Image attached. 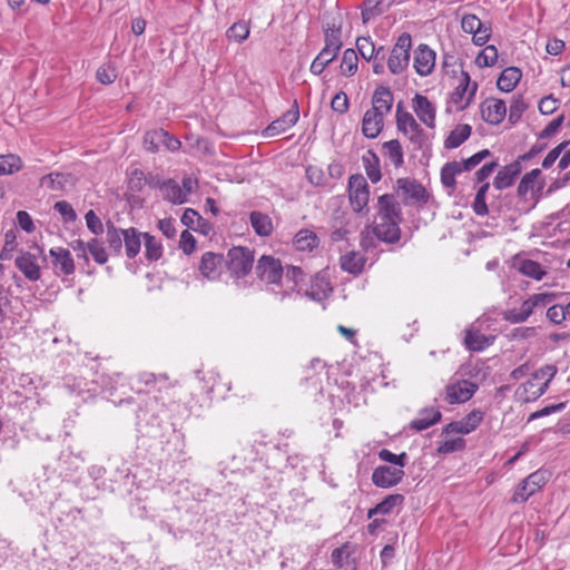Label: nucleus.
I'll list each match as a JSON object with an SVG mask.
<instances>
[{
  "mask_svg": "<svg viewBox=\"0 0 570 570\" xmlns=\"http://www.w3.org/2000/svg\"><path fill=\"white\" fill-rule=\"evenodd\" d=\"M402 208L396 197L384 194L377 199L373 233L382 242L395 244L401 238Z\"/></svg>",
  "mask_w": 570,
  "mask_h": 570,
  "instance_id": "nucleus-1",
  "label": "nucleus"
},
{
  "mask_svg": "<svg viewBox=\"0 0 570 570\" xmlns=\"http://www.w3.org/2000/svg\"><path fill=\"white\" fill-rule=\"evenodd\" d=\"M323 30L325 46L312 61V65L309 67V71L315 76H320L324 71V69L336 59L343 46L341 39V22H336V20L333 19L332 22H326L323 26Z\"/></svg>",
  "mask_w": 570,
  "mask_h": 570,
  "instance_id": "nucleus-2",
  "label": "nucleus"
},
{
  "mask_svg": "<svg viewBox=\"0 0 570 570\" xmlns=\"http://www.w3.org/2000/svg\"><path fill=\"white\" fill-rule=\"evenodd\" d=\"M254 253L247 247L235 246L227 253L226 266L236 278L246 276L253 268Z\"/></svg>",
  "mask_w": 570,
  "mask_h": 570,
  "instance_id": "nucleus-3",
  "label": "nucleus"
},
{
  "mask_svg": "<svg viewBox=\"0 0 570 570\" xmlns=\"http://www.w3.org/2000/svg\"><path fill=\"white\" fill-rule=\"evenodd\" d=\"M412 48V38L407 32H403L396 40L387 60V68L391 73L399 75L405 70L410 62V51Z\"/></svg>",
  "mask_w": 570,
  "mask_h": 570,
  "instance_id": "nucleus-4",
  "label": "nucleus"
},
{
  "mask_svg": "<svg viewBox=\"0 0 570 570\" xmlns=\"http://www.w3.org/2000/svg\"><path fill=\"white\" fill-rule=\"evenodd\" d=\"M348 198L351 206L355 213H367L370 190L368 184L363 175L355 174L350 177Z\"/></svg>",
  "mask_w": 570,
  "mask_h": 570,
  "instance_id": "nucleus-5",
  "label": "nucleus"
},
{
  "mask_svg": "<svg viewBox=\"0 0 570 570\" xmlns=\"http://www.w3.org/2000/svg\"><path fill=\"white\" fill-rule=\"evenodd\" d=\"M32 249L33 252L20 250L14 259V264L28 281L37 282L41 278L38 258L42 255L43 250L38 245H35Z\"/></svg>",
  "mask_w": 570,
  "mask_h": 570,
  "instance_id": "nucleus-6",
  "label": "nucleus"
},
{
  "mask_svg": "<svg viewBox=\"0 0 570 570\" xmlns=\"http://www.w3.org/2000/svg\"><path fill=\"white\" fill-rule=\"evenodd\" d=\"M256 274L262 282L279 287L281 281L283 279L284 268L278 258L263 255L257 261Z\"/></svg>",
  "mask_w": 570,
  "mask_h": 570,
  "instance_id": "nucleus-7",
  "label": "nucleus"
},
{
  "mask_svg": "<svg viewBox=\"0 0 570 570\" xmlns=\"http://www.w3.org/2000/svg\"><path fill=\"white\" fill-rule=\"evenodd\" d=\"M548 482L547 471L538 470L528 475L515 488L512 500L514 502H525L531 495L538 492Z\"/></svg>",
  "mask_w": 570,
  "mask_h": 570,
  "instance_id": "nucleus-8",
  "label": "nucleus"
},
{
  "mask_svg": "<svg viewBox=\"0 0 570 570\" xmlns=\"http://www.w3.org/2000/svg\"><path fill=\"white\" fill-rule=\"evenodd\" d=\"M476 90L478 83L471 82L469 73L461 68V78L451 94V102L456 105L459 110H463L471 104Z\"/></svg>",
  "mask_w": 570,
  "mask_h": 570,
  "instance_id": "nucleus-9",
  "label": "nucleus"
},
{
  "mask_svg": "<svg viewBox=\"0 0 570 570\" xmlns=\"http://www.w3.org/2000/svg\"><path fill=\"white\" fill-rule=\"evenodd\" d=\"M397 191L404 198L405 204H426L429 195L422 184L410 178H399L396 180Z\"/></svg>",
  "mask_w": 570,
  "mask_h": 570,
  "instance_id": "nucleus-10",
  "label": "nucleus"
},
{
  "mask_svg": "<svg viewBox=\"0 0 570 570\" xmlns=\"http://www.w3.org/2000/svg\"><path fill=\"white\" fill-rule=\"evenodd\" d=\"M478 389V384L460 380L446 385L444 399L449 404L464 403L474 395Z\"/></svg>",
  "mask_w": 570,
  "mask_h": 570,
  "instance_id": "nucleus-11",
  "label": "nucleus"
},
{
  "mask_svg": "<svg viewBox=\"0 0 570 570\" xmlns=\"http://www.w3.org/2000/svg\"><path fill=\"white\" fill-rule=\"evenodd\" d=\"M403 469L391 465H379L373 470L372 482L381 489H390L399 484L404 476Z\"/></svg>",
  "mask_w": 570,
  "mask_h": 570,
  "instance_id": "nucleus-12",
  "label": "nucleus"
},
{
  "mask_svg": "<svg viewBox=\"0 0 570 570\" xmlns=\"http://www.w3.org/2000/svg\"><path fill=\"white\" fill-rule=\"evenodd\" d=\"M299 118L298 104L295 100L292 108L282 115V117L272 121L263 131L265 137L277 136L293 127Z\"/></svg>",
  "mask_w": 570,
  "mask_h": 570,
  "instance_id": "nucleus-13",
  "label": "nucleus"
},
{
  "mask_svg": "<svg viewBox=\"0 0 570 570\" xmlns=\"http://www.w3.org/2000/svg\"><path fill=\"white\" fill-rule=\"evenodd\" d=\"M52 258L53 272L57 276H69L75 273L76 266L71 253L63 247H53L49 250Z\"/></svg>",
  "mask_w": 570,
  "mask_h": 570,
  "instance_id": "nucleus-14",
  "label": "nucleus"
},
{
  "mask_svg": "<svg viewBox=\"0 0 570 570\" xmlns=\"http://www.w3.org/2000/svg\"><path fill=\"white\" fill-rule=\"evenodd\" d=\"M304 273L301 267L297 266H287L283 274V279L281 281L279 291H275V287H272L271 291L275 293V295H279V301L282 302L291 292L295 291L298 286L299 282L303 281Z\"/></svg>",
  "mask_w": 570,
  "mask_h": 570,
  "instance_id": "nucleus-15",
  "label": "nucleus"
},
{
  "mask_svg": "<svg viewBox=\"0 0 570 570\" xmlns=\"http://www.w3.org/2000/svg\"><path fill=\"white\" fill-rule=\"evenodd\" d=\"M483 412L473 410L466 414L461 421H453L444 428L445 433H461L469 434L473 432L482 422Z\"/></svg>",
  "mask_w": 570,
  "mask_h": 570,
  "instance_id": "nucleus-16",
  "label": "nucleus"
},
{
  "mask_svg": "<svg viewBox=\"0 0 570 570\" xmlns=\"http://www.w3.org/2000/svg\"><path fill=\"white\" fill-rule=\"evenodd\" d=\"M413 110L426 127L435 128L436 110L428 97L416 94L413 98Z\"/></svg>",
  "mask_w": 570,
  "mask_h": 570,
  "instance_id": "nucleus-17",
  "label": "nucleus"
},
{
  "mask_svg": "<svg viewBox=\"0 0 570 570\" xmlns=\"http://www.w3.org/2000/svg\"><path fill=\"white\" fill-rule=\"evenodd\" d=\"M393 102L394 96L390 87L380 85L372 95V108L370 110L385 117L391 112Z\"/></svg>",
  "mask_w": 570,
  "mask_h": 570,
  "instance_id": "nucleus-18",
  "label": "nucleus"
},
{
  "mask_svg": "<svg viewBox=\"0 0 570 570\" xmlns=\"http://www.w3.org/2000/svg\"><path fill=\"white\" fill-rule=\"evenodd\" d=\"M414 69L420 76H428L435 66V52L428 45H420L414 51Z\"/></svg>",
  "mask_w": 570,
  "mask_h": 570,
  "instance_id": "nucleus-19",
  "label": "nucleus"
},
{
  "mask_svg": "<svg viewBox=\"0 0 570 570\" xmlns=\"http://www.w3.org/2000/svg\"><path fill=\"white\" fill-rule=\"evenodd\" d=\"M482 119L490 125H499L507 115V106L502 99H490L481 106Z\"/></svg>",
  "mask_w": 570,
  "mask_h": 570,
  "instance_id": "nucleus-20",
  "label": "nucleus"
},
{
  "mask_svg": "<svg viewBox=\"0 0 570 570\" xmlns=\"http://www.w3.org/2000/svg\"><path fill=\"white\" fill-rule=\"evenodd\" d=\"M494 336L484 335L472 324L465 330L464 346L472 352H481L492 345Z\"/></svg>",
  "mask_w": 570,
  "mask_h": 570,
  "instance_id": "nucleus-21",
  "label": "nucleus"
},
{
  "mask_svg": "<svg viewBox=\"0 0 570 570\" xmlns=\"http://www.w3.org/2000/svg\"><path fill=\"white\" fill-rule=\"evenodd\" d=\"M224 262V256L222 254H216L213 252H206L203 254L199 271L202 275L210 281L218 278L220 274V268Z\"/></svg>",
  "mask_w": 570,
  "mask_h": 570,
  "instance_id": "nucleus-22",
  "label": "nucleus"
},
{
  "mask_svg": "<svg viewBox=\"0 0 570 570\" xmlns=\"http://www.w3.org/2000/svg\"><path fill=\"white\" fill-rule=\"evenodd\" d=\"M522 167L519 160L502 167L493 181V186L498 190L509 188L513 185L517 177L521 174Z\"/></svg>",
  "mask_w": 570,
  "mask_h": 570,
  "instance_id": "nucleus-23",
  "label": "nucleus"
},
{
  "mask_svg": "<svg viewBox=\"0 0 570 570\" xmlns=\"http://www.w3.org/2000/svg\"><path fill=\"white\" fill-rule=\"evenodd\" d=\"M384 116L366 110L362 119V132L367 138H376L384 127Z\"/></svg>",
  "mask_w": 570,
  "mask_h": 570,
  "instance_id": "nucleus-24",
  "label": "nucleus"
},
{
  "mask_svg": "<svg viewBox=\"0 0 570 570\" xmlns=\"http://www.w3.org/2000/svg\"><path fill=\"white\" fill-rule=\"evenodd\" d=\"M548 390V383H540L533 376L524 382L517 391L525 402L538 400Z\"/></svg>",
  "mask_w": 570,
  "mask_h": 570,
  "instance_id": "nucleus-25",
  "label": "nucleus"
},
{
  "mask_svg": "<svg viewBox=\"0 0 570 570\" xmlns=\"http://www.w3.org/2000/svg\"><path fill=\"white\" fill-rule=\"evenodd\" d=\"M138 382L145 385L146 392L154 390L161 391L171 386L169 377L165 373L155 374L151 372H141L138 374Z\"/></svg>",
  "mask_w": 570,
  "mask_h": 570,
  "instance_id": "nucleus-26",
  "label": "nucleus"
},
{
  "mask_svg": "<svg viewBox=\"0 0 570 570\" xmlns=\"http://www.w3.org/2000/svg\"><path fill=\"white\" fill-rule=\"evenodd\" d=\"M404 500L403 494L393 493L386 495L380 503L367 511V519H372L376 514L385 515L392 513L394 508L403 505Z\"/></svg>",
  "mask_w": 570,
  "mask_h": 570,
  "instance_id": "nucleus-27",
  "label": "nucleus"
},
{
  "mask_svg": "<svg viewBox=\"0 0 570 570\" xmlns=\"http://www.w3.org/2000/svg\"><path fill=\"white\" fill-rule=\"evenodd\" d=\"M442 417L441 412L434 407H426L420 411L419 416L411 422V428L416 431H424L436 424Z\"/></svg>",
  "mask_w": 570,
  "mask_h": 570,
  "instance_id": "nucleus-28",
  "label": "nucleus"
},
{
  "mask_svg": "<svg viewBox=\"0 0 570 570\" xmlns=\"http://www.w3.org/2000/svg\"><path fill=\"white\" fill-rule=\"evenodd\" d=\"M106 227V243L114 255L120 256L122 253L125 229L116 227L111 222H107Z\"/></svg>",
  "mask_w": 570,
  "mask_h": 570,
  "instance_id": "nucleus-29",
  "label": "nucleus"
},
{
  "mask_svg": "<svg viewBox=\"0 0 570 570\" xmlns=\"http://www.w3.org/2000/svg\"><path fill=\"white\" fill-rule=\"evenodd\" d=\"M366 258L358 252H348L340 258L341 268L350 274L357 275L362 273Z\"/></svg>",
  "mask_w": 570,
  "mask_h": 570,
  "instance_id": "nucleus-30",
  "label": "nucleus"
},
{
  "mask_svg": "<svg viewBox=\"0 0 570 570\" xmlns=\"http://www.w3.org/2000/svg\"><path fill=\"white\" fill-rule=\"evenodd\" d=\"M141 238L144 233L138 232L135 227L125 229L124 246L128 258H135L141 248Z\"/></svg>",
  "mask_w": 570,
  "mask_h": 570,
  "instance_id": "nucleus-31",
  "label": "nucleus"
},
{
  "mask_svg": "<svg viewBox=\"0 0 570 570\" xmlns=\"http://www.w3.org/2000/svg\"><path fill=\"white\" fill-rule=\"evenodd\" d=\"M396 128L404 135L413 131L421 126L417 124L413 115L403 108V101H400L396 105V114H395Z\"/></svg>",
  "mask_w": 570,
  "mask_h": 570,
  "instance_id": "nucleus-32",
  "label": "nucleus"
},
{
  "mask_svg": "<svg viewBox=\"0 0 570 570\" xmlns=\"http://www.w3.org/2000/svg\"><path fill=\"white\" fill-rule=\"evenodd\" d=\"M522 72L517 67L505 68L498 78L497 86L503 92L512 91L519 83Z\"/></svg>",
  "mask_w": 570,
  "mask_h": 570,
  "instance_id": "nucleus-33",
  "label": "nucleus"
},
{
  "mask_svg": "<svg viewBox=\"0 0 570 570\" xmlns=\"http://www.w3.org/2000/svg\"><path fill=\"white\" fill-rule=\"evenodd\" d=\"M71 180V174L56 171L41 177L40 185L53 191H62Z\"/></svg>",
  "mask_w": 570,
  "mask_h": 570,
  "instance_id": "nucleus-34",
  "label": "nucleus"
},
{
  "mask_svg": "<svg viewBox=\"0 0 570 570\" xmlns=\"http://www.w3.org/2000/svg\"><path fill=\"white\" fill-rule=\"evenodd\" d=\"M472 127L468 124L458 125L452 129L444 140V148L454 149L460 147L465 140L470 138Z\"/></svg>",
  "mask_w": 570,
  "mask_h": 570,
  "instance_id": "nucleus-35",
  "label": "nucleus"
},
{
  "mask_svg": "<svg viewBox=\"0 0 570 570\" xmlns=\"http://www.w3.org/2000/svg\"><path fill=\"white\" fill-rule=\"evenodd\" d=\"M163 198L171 204H184L187 202L186 193L174 179H167L163 184Z\"/></svg>",
  "mask_w": 570,
  "mask_h": 570,
  "instance_id": "nucleus-36",
  "label": "nucleus"
},
{
  "mask_svg": "<svg viewBox=\"0 0 570 570\" xmlns=\"http://www.w3.org/2000/svg\"><path fill=\"white\" fill-rule=\"evenodd\" d=\"M362 161L368 179L373 184L380 181L382 174L377 155L373 150H367L362 156Z\"/></svg>",
  "mask_w": 570,
  "mask_h": 570,
  "instance_id": "nucleus-37",
  "label": "nucleus"
},
{
  "mask_svg": "<svg viewBox=\"0 0 570 570\" xmlns=\"http://www.w3.org/2000/svg\"><path fill=\"white\" fill-rule=\"evenodd\" d=\"M462 173L459 161H449L441 168V183L443 187L450 191H454L456 188L455 177Z\"/></svg>",
  "mask_w": 570,
  "mask_h": 570,
  "instance_id": "nucleus-38",
  "label": "nucleus"
},
{
  "mask_svg": "<svg viewBox=\"0 0 570 570\" xmlns=\"http://www.w3.org/2000/svg\"><path fill=\"white\" fill-rule=\"evenodd\" d=\"M332 292V287L328 281L325 277L316 276L313 278L311 283V287L306 291L307 296L312 299L321 302L328 297Z\"/></svg>",
  "mask_w": 570,
  "mask_h": 570,
  "instance_id": "nucleus-39",
  "label": "nucleus"
},
{
  "mask_svg": "<svg viewBox=\"0 0 570 570\" xmlns=\"http://www.w3.org/2000/svg\"><path fill=\"white\" fill-rule=\"evenodd\" d=\"M249 220L253 229L259 236H268L273 232L272 219L268 215L261 212H252Z\"/></svg>",
  "mask_w": 570,
  "mask_h": 570,
  "instance_id": "nucleus-40",
  "label": "nucleus"
},
{
  "mask_svg": "<svg viewBox=\"0 0 570 570\" xmlns=\"http://www.w3.org/2000/svg\"><path fill=\"white\" fill-rule=\"evenodd\" d=\"M294 244L298 250H312L318 245V238L314 232L302 229L295 235Z\"/></svg>",
  "mask_w": 570,
  "mask_h": 570,
  "instance_id": "nucleus-41",
  "label": "nucleus"
},
{
  "mask_svg": "<svg viewBox=\"0 0 570 570\" xmlns=\"http://www.w3.org/2000/svg\"><path fill=\"white\" fill-rule=\"evenodd\" d=\"M145 257L149 262L158 261L163 255L161 243L149 233H144Z\"/></svg>",
  "mask_w": 570,
  "mask_h": 570,
  "instance_id": "nucleus-42",
  "label": "nucleus"
},
{
  "mask_svg": "<svg viewBox=\"0 0 570 570\" xmlns=\"http://www.w3.org/2000/svg\"><path fill=\"white\" fill-rule=\"evenodd\" d=\"M357 52L348 48L343 52L342 61H341V73L345 77H351L357 71Z\"/></svg>",
  "mask_w": 570,
  "mask_h": 570,
  "instance_id": "nucleus-43",
  "label": "nucleus"
},
{
  "mask_svg": "<svg viewBox=\"0 0 570 570\" xmlns=\"http://www.w3.org/2000/svg\"><path fill=\"white\" fill-rule=\"evenodd\" d=\"M383 149L390 161L395 166L400 167L404 163L403 149L397 139H392L383 144Z\"/></svg>",
  "mask_w": 570,
  "mask_h": 570,
  "instance_id": "nucleus-44",
  "label": "nucleus"
},
{
  "mask_svg": "<svg viewBox=\"0 0 570 570\" xmlns=\"http://www.w3.org/2000/svg\"><path fill=\"white\" fill-rule=\"evenodd\" d=\"M165 135V129L157 128L153 130H148L144 135V147L147 151L156 154L159 151V147L163 142V137Z\"/></svg>",
  "mask_w": 570,
  "mask_h": 570,
  "instance_id": "nucleus-45",
  "label": "nucleus"
},
{
  "mask_svg": "<svg viewBox=\"0 0 570 570\" xmlns=\"http://www.w3.org/2000/svg\"><path fill=\"white\" fill-rule=\"evenodd\" d=\"M22 168L20 157L13 154L0 155V176L11 175Z\"/></svg>",
  "mask_w": 570,
  "mask_h": 570,
  "instance_id": "nucleus-46",
  "label": "nucleus"
},
{
  "mask_svg": "<svg viewBox=\"0 0 570 570\" xmlns=\"http://www.w3.org/2000/svg\"><path fill=\"white\" fill-rule=\"evenodd\" d=\"M541 177V170L534 168L527 173L520 180L518 186V196L525 197L530 190H533L535 181Z\"/></svg>",
  "mask_w": 570,
  "mask_h": 570,
  "instance_id": "nucleus-47",
  "label": "nucleus"
},
{
  "mask_svg": "<svg viewBox=\"0 0 570 570\" xmlns=\"http://www.w3.org/2000/svg\"><path fill=\"white\" fill-rule=\"evenodd\" d=\"M87 248L88 254L91 255L94 261L99 264L104 265L108 261V253L104 246V243L99 240L98 238H91L87 242Z\"/></svg>",
  "mask_w": 570,
  "mask_h": 570,
  "instance_id": "nucleus-48",
  "label": "nucleus"
},
{
  "mask_svg": "<svg viewBox=\"0 0 570 570\" xmlns=\"http://www.w3.org/2000/svg\"><path fill=\"white\" fill-rule=\"evenodd\" d=\"M519 271L523 275L534 278L537 281H541L546 275V272L543 271L542 266L538 262L531 259L522 261Z\"/></svg>",
  "mask_w": 570,
  "mask_h": 570,
  "instance_id": "nucleus-49",
  "label": "nucleus"
},
{
  "mask_svg": "<svg viewBox=\"0 0 570 570\" xmlns=\"http://www.w3.org/2000/svg\"><path fill=\"white\" fill-rule=\"evenodd\" d=\"M383 0H365L362 8V20L364 23L370 21L372 18L380 16L383 13V10L380 8ZM394 0H389V6H391Z\"/></svg>",
  "mask_w": 570,
  "mask_h": 570,
  "instance_id": "nucleus-50",
  "label": "nucleus"
},
{
  "mask_svg": "<svg viewBox=\"0 0 570 570\" xmlns=\"http://www.w3.org/2000/svg\"><path fill=\"white\" fill-rule=\"evenodd\" d=\"M498 60V50L494 46H487L475 58L480 68L492 67Z\"/></svg>",
  "mask_w": 570,
  "mask_h": 570,
  "instance_id": "nucleus-51",
  "label": "nucleus"
},
{
  "mask_svg": "<svg viewBox=\"0 0 570 570\" xmlns=\"http://www.w3.org/2000/svg\"><path fill=\"white\" fill-rule=\"evenodd\" d=\"M249 36V27L246 22H235L227 31L226 37L236 42L245 41Z\"/></svg>",
  "mask_w": 570,
  "mask_h": 570,
  "instance_id": "nucleus-52",
  "label": "nucleus"
},
{
  "mask_svg": "<svg viewBox=\"0 0 570 570\" xmlns=\"http://www.w3.org/2000/svg\"><path fill=\"white\" fill-rule=\"evenodd\" d=\"M528 108L523 97L521 95L514 96L509 108V121L515 124L522 117V114Z\"/></svg>",
  "mask_w": 570,
  "mask_h": 570,
  "instance_id": "nucleus-53",
  "label": "nucleus"
},
{
  "mask_svg": "<svg viewBox=\"0 0 570 570\" xmlns=\"http://www.w3.org/2000/svg\"><path fill=\"white\" fill-rule=\"evenodd\" d=\"M379 459L393 464L395 468L403 469L406 465L407 454L405 452L395 454L387 449H382L379 452Z\"/></svg>",
  "mask_w": 570,
  "mask_h": 570,
  "instance_id": "nucleus-54",
  "label": "nucleus"
},
{
  "mask_svg": "<svg viewBox=\"0 0 570 570\" xmlns=\"http://www.w3.org/2000/svg\"><path fill=\"white\" fill-rule=\"evenodd\" d=\"M118 77L116 67L112 63H106L98 68L96 72L97 80L102 85H111Z\"/></svg>",
  "mask_w": 570,
  "mask_h": 570,
  "instance_id": "nucleus-55",
  "label": "nucleus"
},
{
  "mask_svg": "<svg viewBox=\"0 0 570 570\" xmlns=\"http://www.w3.org/2000/svg\"><path fill=\"white\" fill-rule=\"evenodd\" d=\"M466 445V442L463 438H454V439H450V440H445L443 442H441L438 448H436V452L439 454H449V453H452V452H455V451H460V450H463Z\"/></svg>",
  "mask_w": 570,
  "mask_h": 570,
  "instance_id": "nucleus-56",
  "label": "nucleus"
},
{
  "mask_svg": "<svg viewBox=\"0 0 570 570\" xmlns=\"http://www.w3.org/2000/svg\"><path fill=\"white\" fill-rule=\"evenodd\" d=\"M490 155H491V153L489 149H482V150L475 153L474 155H472L471 157H469L462 161H459V166H460L462 173L470 171L474 167H476L481 161H483L487 157H489Z\"/></svg>",
  "mask_w": 570,
  "mask_h": 570,
  "instance_id": "nucleus-57",
  "label": "nucleus"
},
{
  "mask_svg": "<svg viewBox=\"0 0 570 570\" xmlns=\"http://www.w3.org/2000/svg\"><path fill=\"white\" fill-rule=\"evenodd\" d=\"M53 209L60 214L65 224L73 223L77 219V213L67 200L57 202Z\"/></svg>",
  "mask_w": 570,
  "mask_h": 570,
  "instance_id": "nucleus-58",
  "label": "nucleus"
},
{
  "mask_svg": "<svg viewBox=\"0 0 570 570\" xmlns=\"http://www.w3.org/2000/svg\"><path fill=\"white\" fill-rule=\"evenodd\" d=\"M353 216L345 210H335L331 222V229H338L345 226H356Z\"/></svg>",
  "mask_w": 570,
  "mask_h": 570,
  "instance_id": "nucleus-59",
  "label": "nucleus"
},
{
  "mask_svg": "<svg viewBox=\"0 0 570 570\" xmlns=\"http://www.w3.org/2000/svg\"><path fill=\"white\" fill-rule=\"evenodd\" d=\"M356 47L358 53L364 58L365 60H371L374 57L375 53V46L371 38L360 37L356 40Z\"/></svg>",
  "mask_w": 570,
  "mask_h": 570,
  "instance_id": "nucleus-60",
  "label": "nucleus"
},
{
  "mask_svg": "<svg viewBox=\"0 0 570 570\" xmlns=\"http://www.w3.org/2000/svg\"><path fill=\"white\" fill-rule=\"evenodd\" d=\"M87 228L96 236L104 233V224L95 210L90 209L85 215Z\"/></svg>",
  "mask_w": 570,
  "mask_h": 570,
  "instance_id": "nucleus-61",
  "label": "nucleus"
},
{
  "mask_svg": "<svg viewBox=\"0 0 570 570\" xmlns=\"http://www.w3.org/2000/svg\"><path fill=\"white\" fill-rule=\"evenodd\" d=\"M547 318L556 325L562 324L568 320L564 306L559 304L550 306L547 311Z\"/></svg>",
  "mask_w": 570,
  "mask_h": 570,
  "instance_id": "nucleus-62",
  "label": "nucleus"
},
{
  "mask_svg": "<svg viewBox=\"0 0 570 570\" xmlns=\"http://www.w3.org/2000/svg\"><path fill=\"white\" fill-rule=\"evenodd\" d=\"M306 177L312 185L324 186L326 185V176L324 171L317 167L309 165L306 168Z\"/></svg>",
  "mask_w": 570,
  "mask_h": 570,
  "instance_id": "nucleus-63",
  "label": "nucleus"
},
{
  "mask_svg": "<svg viewBox=\"0 0 570 570\" xmlns=\"http://www.w3.org/2000/svg\"><path fill=\"white\" fill-rule=\"evenodd\" d=\"M461 26L464 32L472 35L483 27L481 20L474 14H465L462 18Z\"/></svg>",
  "mask_w": 570,
  "mask_h": 570,
  "instance_id": "nucleus-64",
  "label": "nucleus"
}]
</instances>
